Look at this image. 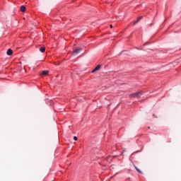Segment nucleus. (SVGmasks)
Here are the masks:
<instances>
[{
  "label": "nucleus",
  "mask_w": 181,
  "mask_h": 181,
  "mask_svg": "<svg viewBox=\"0 0 181 181\" xmlns=\"http://www.w3.org/2000/svg\"><path fill=\"white\" fill-rule=\"evenodd\" d=\"M139 95H142V92H137L135 93H132L129 97L131 98H136V97H139Z\"/></svg>",
  "instance_id": "1"
},
{
  "label": "nucleus",
  "mask_w": 181,
  "mask_h": 181,
  "mask_svg": "<svg viewBox=\"0 0 181 181\" xmlns=\"http://www.w3.org/2000/svg\"><path fill=\"white\" fill-rule=\"evenodd\" d=\"M81 50H82L81 48H77V49H74L73 51V55L74 56H77L78 54V53H80Z\"/></svg>",
  "instance_id": "2"
},
{
  "label": "nucleus",
  "mask_w": 181,
  "mask_h": 181,
  "mask_svg": "<svg viewBox=\"0 0 181 181\" xmlns=\"http://www.w3.org/2000/svg\"><path fill=\"white\" fill-rule=\"evenodd\" d=\"M101 69V65H98L93 71L92 73H95V71H98Z\"/></svg>",
  "instance_id": "3"
},
{
  "label": "nucleus",
  "mask_w": 181,
  "mask_h": 181,
  "mask_svg": "<svg viewBox=\"0 0 181 181\" xmlns=\"http://www.w3.org/2000/svg\"><path fill=\"white\" fill-rule=\"evenodd\" d=\"M6 53H7L8 56H12L13 52L12 51V49H9L7 50Z\"/></svg>",
  "instance_id": "4"
},
{
  "label": "nucleus",
  "mask_w": 181,
  "mask_h": 181,
  "mask_svg": "<svg viewBox=\"0 0 181 181\" xmlns=\"http://www.w3.org/2000/svg\"><path fill=\"white\" fill-rule=\"evenodd\" d=\"M47 74H49V71H43L40 74V76H47Z\"/></svg>",
  "instance_id": "5"
},
{
  "label": "nucleus",
  "mask_w": 181,
  "mask_h": 181,
  "mask_svg": "<svg viewBox=\"0 0 181 181\" xmlns=\"http://www.w3.org/2000/svg\"><path fill=\"white\" fill-rule=\"evenodd\" d=\"M21 12H25L26 11V7H25V6H21Z\"/></svg>",
  "instance_id": "6"
},
{
  "label": "nucleus",
  "mask_w": 181,
  "mask_h": 181,
  "mask_svg": "<svg viewBox=\"0 0 181 181\" xmlns=\"http://www.w3.org/2000/svg\"><path fill=\"white\" fill-rule=\"evenodd\" d=\"M45 51L46 48L45 47H42L40 48V52H41V53H45Z\"/></svg>",
  "instance_id": "7"
},
{
  "label": "nucleus",
  "mask_w": 181,
  "mask_h": 181,
  "mask_svg": "<svg viewBox=\"0 0 181 181\" xmlns=\"http://www.w3.org/2000/svg\"><path fill=\"white\" fill-rule=\"evenodd\" d=\"M142 19V17H139L137 18L136 21H134V25H136V23H138L139 21H141Z\"/></svg>",
  "instance_id": "8"
},
{
  "label": "nucleus",
  "mask_w": 181,
  "mask_h": 181,
  "mask_svg": "<svg viewBox=\"0 0 181 181\" xmlns=\"http://www.w3.org/2000/svg\"><path fill=\"white\" fill-rule=\"evenodd\" d=\"M134 168H135L136 170H137V172H139V173H142V171H141V170H139L136 166L134 165Z\"/></svg>",
  "instance_id": "9"
},
{
  "label": "nucleus",
  "mask_w": 181,
  "mask_h": 181,
  "mask_svg": "<svg viewBox=\"0 0 181 181\" xmlns=\"http://www.w3.org/2000/svg\"><path fill=\"white\" fill-rule=\"evenodd\" d=\"M74 141H77V136L74 137Z\"/></svg>",
  "instance_id": "10"
},
{
  "label": "nucleus",
  "mask_w": 181,
  "mask_h": 181,
  "mask_svg": "<svg viewBox=\"0 0 181 181\" xmlns=\"http://www.w3.org/2000/svg\"><path fill=\"white\" fill-rule=\"evenodd\" d=\"M110 28H112V25H110Z\"/></svg>",
  "instance_id": "11"
}]
</instances>
